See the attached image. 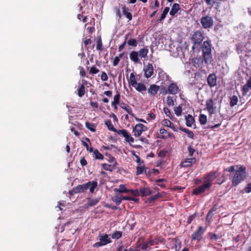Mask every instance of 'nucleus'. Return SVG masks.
Instances as JSON below:
<instances>
[{
  "label": "nucleus",
  "instance_id": "1",
  "mask_svg": "<svg viewBox=\"0 0 251 251\" xmlns=\"http://www.w3.org/2000/svg\"><path fill=\"white\" fill-rule=\"evenodd\" d=\"M203 39L204 37L200 31L195 32L192 38L193 42L192 49L197 48V50H201L202 56H204V43H202Z\"/></svg>",
  "mask_w": 251,
  "mask_h": 251
},
{
  "label": "nucleus",
  "instance_id": "2",
  "mask_svg": "<svg viewBox=\"0 0 251 251\" xmlns=\"http://www.w3.org/2000/svg\"><path fill=\"white\" fill-rule=\"evenodd\" d=\"M237 169L235 170L232 179V185L237 186L242 181H243L246 176V168L242 166H236Z\"/></svg>",
  "mask_w": 251,
  "mask_h": 251
},
{
  "label": "nucleus",
  "instance_id": "3",
  "mask_svg": "<svg viewBox=\"0 0 251 251\" xmlns=\"http://www.w3.org/2000/svg\"><path fill=\"white\" fill-rule=\"evenodd\" d=\"M204 57V56H202ZM203 60H204V57H196L193 59V65L195 67H196L197 69H199V71L198 72H197L195 74V77H196L197 79L199 78L202 77V74H203V70L202 68L203 66Z\"/></svg>",
  "mask_w": 251,
  "mask_h": 251
},
{
  "label": "nucleus",
  "instance_id": "4",
  "mask_svg": "<svg viewBox=\"0 0 251 251\" xmlns=\"http://www.w3.org/2000/svg\"><path fill=\"white\" fill-rule=\"evenodd\" d=\"M100 241L95 243L93 244V247L94 248H99L101 246H105L109 243H110L112 241L109 237V235L107 234H100Z\"/></svg>",
  "mask_w": 251,
  "mask_h": 251
},
{
  "label": "nucleus",
  "instance_id": "5",
  "mask_svg": "<svg viewBox=\"0 0 251 251\" xmlns=\"http://www.w3.org/2000/svg\"><path fill=\"white\" fill-rule=\"evenodd\" d=\"M211 52V44L209 41H205V63H211L213 60Z\"/></svg>",
  "mask_w": 251,
  "mask_h": 251
},
{
  "label": "nucleus",
  "instance_id": "6",
  "mask_svg": "<svg viewBox=\"0 0 251 251\" xmlns=\"http://www.w3.org/2000/svg\"><path fill=\"white\" fill-rule=\"evenodd\" d=\"M217 177L216 173L214 172H210L205 176V190L210 187L212 184V181Z\"/></svg>",
  "mask_w": 251,
  "mask_h": 251
},
{
  "label": "nucleus",
  "instance_id": "7",
  "mask_svg": "<svg viewBox=\"0 0 251 251\" xmlns=\"http://www.w3.org/2000/svg\"><path fill=\"white\" fill-rule=\"evenodd\" d=\"M164 92L163 93H164L165 94L169 93V94H172V95H176L177 93H178L179 90L178 86L177 85V84L174 82H172L171 84H170L167 89H165V88H164Z\"/></svg>",
  "mask_w": 251,
  "mask_h": 251
},
{
  "label": "nucleus",
  "instance_id": "8",
  "mask_svg": "<svg viewBox=\"0 0 251 251\" xmlns=\"http://www.w3.org/2000/svg\"><path fill=\"white\" fill-rule=\"evenodd\" d=\"M120 6L123 15L128 20V22L131 21L132 19V14L131 12V10L124 4H121Z\"/></svg>",
  "mask_w": 251,
  "mask_h": 251
},
{
  "label": "nucleus",
  "instance_id": "9",
  "mask_svg": "<svg viewBox=\"0 0 251 251\" xmlns=\"http://www.w3.org/2000/svg\"><path fill=\"white\" fill-rule=\"evenodd\" d=\"M203 233V228L202 226L199 227L198 230L193 232L191 235L192 241L198 240L200 241L202 238V234Z\"/></svg>",
  "mask_w": 251,
  "mask_h": 251
},
{
  "label": "nucleus",
  "instance_id": "10",
  "mask_svg": "<svg viewBox=\"0 0 251 251\" xmlns=\"http://www.w3.org/2000/svg\"><path fill=\"white\" fill-rule=\"evenodd\" d=\"M144 76L147 78L151 77L153 74V68L152 65L148 63L143 69Z\"/></svg>",
  "mask_w": 251,
  "mask_h": 251
},
{
  "label": "nucleus",
  "instance_id": "11",
  "mask_svg": "<svg viewBox=\"0 0 251 251\" xmlns=\"http://www.w3.org/2000/svg\"><path fill=\"white\" fill-rule=\"evenodd\" d=\"M89 183H86L83 184H80L74 187L72 191L75 193H83L89 188Z\"/></svg>",
  "mask_w": 251,
  "mask_h": 251
},
{
  "label": "nucleus",
  "instance_id": "12",
  "mask_svg": "<svg viewBox=\"0 0 251 251\" xmlns=\"http://www.w3.org/2000/svg\"><path fill=\"white\" fill-rule=\"evenodd\" d=\"M207 81L211 87L215 86L217 85L216 75L214 74H210L207 78Z\"/></svg>",
  "mask_w": 251,
  "mask_h": 251
},
{
  "label": "nucleus",
  "instance_id": "13",
  "mask_svg": "<svg viewBox=\"0 0 251 251\" xmlns=\"http://www.w3.org/2000/svg\"><path fill=\"white\" fill-rule=\"evenodd\" d=\"M216 107L214 106L213 101L212 99H209L206 101V109L210 115L214 113L216 111Z\"/></svg>",
  "mask_w": 251,
  "mask_h": 251
},
{
  "label": "nucleus",
  "instance_id": "14",
  "mask_svg": "<svg viewBox=\"0 0 251 251\" xmlns=\"http://www.w3.org/2000/svg\"><path fill=\"white\" fill-rule=\"evenodd\" d=\"M196 162V159L195 158H191L185 159L182 161L180 166L182 167H188L191 166L192 164H195Z\"/></svg>",
  "mask_w": 251,
  "mask_h": 251
},
{
  "label": "nucleus",
  "instance_id": "15",
  "mask_svg": "<svg viewBox=\"0 0 251 251\" xmlns=\"http://www.w3.org/2000/svg\"><path fill=\"white\" fill-rule=\"evenodd\" d=\"M159 89V86L156 84H151L148 89V92L151 95L155 96Z\"/></svg>",
  "mask_w": 251,
  "mask_h": 251
},
{
  "label": "nucleus",
  "instance_id": "16",
  "mask_svg": "<svg viewBox=\"0 0 251 251\" xmlns=\"http://www.w3.org/2000/svg\"><path fill=\"white\" fill-rule=\"evenodd\" d=\"M161 124L164 126H166L172 128L174 131H177V129L175 128L174 124L168 119H164Z\"/></svg>",
  "mask_w": 251,
  "mask_h": 251
},
{
  "label": "nucleus",
  "instance_id": "17",
  "mask_svg": "<svg viewBox=\"0 0 251 251\" xmlns=\"http://www.w3.org/2000/svg\"><path fill=\"white\" fill-rule=\"evenodd\" d=\"M87 203L86 205L88 206H93L96 205L100 201V198H97L95 199H92L90 198H87Z\"/></svg>",
  "mask_w": 251,
  "mask_h": 251
},
{
  "label": "nucleus",
  "instance_id": "18",
  "mask_svg": "<svg viewBox=\"0 0 251 251\" xmlns=\"http://www.w3.org/2000/svg\"><path fill=\"white\" fill-rule=\"evenodd\" d=\"M139 54L137 51H132L129 53V57L131 60L134 62L135 63H138L139 61V59L138 58Z\"/></svg>",
  "mask_w": 251,
  "mask_h": 251
},
{
  "label": "nucleus",
  "instance_id": "19",
  "mask_svg": "<svg viewBox=\"0 0 251 251\" xmlns=\"http://www.w3.org/2000/svg\"><path fill=\"white\" fill-rule=\"evenodd\" d=\"M120 106L123 109H124L128 114L131 116H133L132 110L131 108L127 104L124 102H122L120 104Z\"/></svg>",
  "mask_w": 251,
  "mask_h": 251
},
{
  "label": "nucleus",
  "instance_id": "20",
  "mask_svg": "<svg viewBox=\"0 0 251 251\" xmlns=\"http://www.w3.org/2000/svg\"><path fill=\"white\" fill-rule=\"evenodd\" d=\"M162 196V195L160 193H158L156 195L151 196L146 200L145 203H151L155 201L158 198H160Z\"/></svg>",
  "mask_w": 251,
  "mask_h": 251
},
{
  "label": "nucleus",
  "instance_id": "21",
  "mask_svg": "<svg viewBox=\"0 0 251 251\" xmlns=\"http://www.w3.org/2000/svg\"><path fill=\"white\" fill-rule=\"evenodd\" d=\"M180 9V6L178 3H175L172 6L170 15L173 16L175 15Z\"/></svg>",
  "mask_w": 251,
  "mask_h": 251
},
{
  "label": "nucleus",
  "instance_id": "22",
  "mask_svg": "<svg viewBox=\"0 0 251 251\" xmlns=\"http://www.w3.org/2000/svg\"><path fill=\"white\" fill-rule=\"evenodd\" d=\"M138 52L140 57L145 58L147 57L149 49L147 47H145L144 48L140 49Z\"/></svg>",
  "mask_w": 251,
  "mask_h": 251
},
{
  "label": "nucleus",
  "instance_id": "23",
  "mask_svg": "<svg viewBox=\"0 0 251 251\" xmlns=\"http://www.w3.org/2000/svg\"><path fill=\"white\" fill-rule=\"evenodd\" d=\"M168 131L164 128H161L159 130V134L157 135L158 138L165 140L167 139Z\"/></svg>",
  "mask_w": 251,
  "mask_h": 251
},
{
  "label": "nucleus",
  "instance_id": "24",
  "mask_svg": "<svg viewBox=\"0 0 251 251\" xmlns=\"http://www.w3.org/2000/svg\"><path fill=\"white\" fill-rule=\"evenodd\" d=\"M128 81L129 85L135 87L137 82L134 73H132L130 74L129 79H128Z\"/></svg>",
  "mask_w": 251,
  "mask_h": 251
},
{
  "label": "nucleus",
  "instance_id": "25",
  "mask_svg": "<svg viewBox=\"0 0 251 251\" xmlns=\"http://www.w3.org/2000/svg\"><path fill=\"white\" fill-rule=\"evenodd\" d=\"M133 132H134V135L135 137H139L141 135L143 131L138 124L136 125V126L133 127Z\"/></svg>",
  "mask_w": 251,
  "mask_h": 251
},
{
  "label": "nucleus",
  "instance_id": "26",
  "mask_svg": "<svg viewBox=\"0 0 251 251\" xmlns=\"http://www.w3.org/2000/svg\"><path fill=\"white\" fill-rule=\"evenodd\" d=\"M140 192L142 197L148 196L152 194V191L149 188L146 187L141 188L140 189Z\"/></svg>",
  "mask_w": 251,
  "mask_h": 251
},
{
  "label": "nucleus",
  "instance_id": "27",
  "mask_svg": "<svg viewBox=\"0 0 251 251\" xmlns=\"http://www.w3.org/2000/svg\"><path fill=\"white\" fill-rule=\"evenodd\" d=\"M185 120L186 125L188 127L191 126L195 121L194 118L190 115H188L187 116H186L185 117Z\"/></svg>",
  "mask_w": 251,
  "mask_h": 251
},
{
  "label": "nucleus",
  "instance_id": "28",
  "mask_svg": "<svg viewBox=\"0 0 251 251\" xmlns=\"http://www.w3.org/2000/svg\"><path fill=\"white\" fill-rule=\"evenodd\" d=\"M88 183H89V184H88V185H89V188L90 192L91 193H93L95 189L98 186V182L96 181H89L88 182Z\"/></svg>",
  "mask_w": 251,
  "mask_h": 251
},
{
  "label": "nucleus",
  "instance_id": "29",
  "mask_svg": "<svg viewBox=\"0 0 251 251\" xmlns=\"http://www.w3.org/2000/svg\"><path fill=\"white\" fill-rule=\"evenodd\" d=\"M93 157L95 159L102 160L104 158V156L98 149H95L93 151Z\"/></svg>",
  "mask_w": 251,
  "mask_h": 251
},
{
  "label": "nucleus",
  "instance_id": "30",
  "mask_svg": "<svg viewBox=\"0 0 251 251\" xmlns=\"http://www.w3.org/2000/svg\"><path fill=\"white\" fill-rule=\"evenodd\" d=\"M105 125L106 126L108 129L110 131L113 132L117 131L116 129L112 125L111 121L110 120H107L105 121Z\"/></svg>",
  "mask_w": 251,
  "mask_h": 251
},
{
  "label": "nucleus",
  "instance_id": "31",
  "mask_svg": "<svg viewBox=\"0 0 251 251\" xmlns=\"http://www.w3.org/2000/svg\"><path fill=\"white\" fill-rule=\"evenodd\" d=\"M213 21L211 17H205V28H208L213 25Z\"/></svg>",
  "mask_w": 251,
  "mask_h": 251
},
{
  "label": "nucleus",
  "instance_id": "32",
  "mask_svg": "<svg viewBox=\"0 0 251 251\" xmlns=\"http://www.w3.org/2000/svg\"><path fill=\"white\" fill-rule=\"evenodd\" d=\"M135 88L137 91L139 92L146 91L147 89L145 85L142 83H137V84H136L135 86Z\"/></svg>",
  "mask_w": 251,
  "mask_h": 251
},
{
  "label": "nucleus",
  "instance_id": "33",
  "mask_svg": "<svg viewBox=\"0 0 251 251\" xmlns=\"http://www.w3.org/2000/svg\"><path fill=\"white\" fill-rule=\"evenodd\" d=\"M204 192V184H201L200 187L193 190V193L196 195H199Z\"/></svg>",
  "mask_w": 251,
  "mask_h": 251
},
{
  "label": "nucleus",
  "instance_id": "34",
  "mask_svg": "<svg viewBox=\"0 0 251 251\" xmlns=\"http://www.w3.org/2000/svg\"><path fill=\"white\" fill-rule=\"evenodd\" d=\"M115 191L118 192L119 193H129V189L126 188L125 185L121 184L119 189H115Z\"/></svg>",
  "mask_w": 251,
  "mask_h": 251
},
{
  "label": "nucleus",
  "instance_id": "35",
  "mask_svg": "<svg viewBox=\"0 0 251 251\" xmlns=\"http://www.w3.org/2000/svg\"><path fill=\"white\" fill-rule=\"evenodd\" d=\"M147 170L148 169H145L144 165L141 166H137L136 167V175L142 174L144 173V171H145V173L147 174Z\"/></svg>",
  "mask_w": 251,
  "mask_h": 251
},
{
  "label": "nucleus",
  "instance_id": "36",
  "mask_svg": "<svg viewBox=\"0 0 251 251\" xmlns=\"http://www.w3.org/2000/svg\"><path fill=\"white\" fill-rule=\"evenodd\" d=\"M170 8L169 7H166L164 9V10L161 15L160 18L158 19V21L161 22L166 17L167 14L169 11Z\"/></svg>",
  "mask_w": 251,
  "mask_h": 251
},
{
  "label": "nucleus",
  "instance_id": "37",
  "mask_svg": "<svg viewBox=\"0 0 251 251\" xmlns=\"http://www.w3.org/2000/svg\"><path fill=\"white\" fill-rule=\"evenodd\" d=\"M85 86L83 84H81L79 88L77 89L78 91V96L79 97H82L84 95L85 93Z\"/></svg>",
  "mask_w": 251,
  "mask_h": 251
},
{
  "label": "nucleus",
  "instance_id": "38",
  "mask_svg": "<svg viewBox=\"0 0 251 251\" xmlns=\"http://www.w3.org/2000/svg\"><path fill=\"white\" fill-rule=\"evenodd\" d=\"M238 99L237 96H233L230 98V105L231 107H233L237 104Z\"/></svg>",
  "mask_w": 251,
  "mask_h": 251
},
{
  "label": "nucleus",
  "instance_id": "39",
  "mask_svg": "<svg viewBox=\"0 0 251 251\" xmlns=\"http://www.w3.org/2000/svg\"><path fill=\"white\" fill-rule=\"evenodd\" d=\"M123 196H116L112 198V200L113 202H115L117 205H119L121 204Z\"/></svg>",
  "mask_w": 251,
  "mask_h": 251
},
{
  "label": "nucleus",
  "instance_id": "40",
  "mask_svg": "<svg viewBox=\"0 0 251 251\" xmlns=\"http://www.w3.org/2000/svg\"><path fill=\"white\" fill-rule=\"evenodd\" d=\"M179 129L184 132H185V133H187L188 134V136L189 137V138H193V136H194V134L193 133L192 131H190V130H189L187 128H185L184 127H180L179 128Z\"/></svg>",
  "mask_w": 251,
  "mask_h": 251
},
{
  "label": "nucleus",
  "instance_id": "41",
  "mask_svg": "<svg viewBox=\"0 0 251 251\" xmlns=\"http://www.w3.org/2000/svg\"><path fill=\"white\" fill-rule=\"evenodd\" d=\"M163 111L166 116L169 117L171 120L174 121L175 120V117L172 115L171 112L168 108L164 107Z\"/></svg>",
  "mask_w": 251,
  "mask_h": 251
},
{
  "label": "nucleus",
  "instance_id": "42",
  "mask_svg": "<svg viewBox=\"0 0 251 251\" xmlns=\"http://www.w3.org/2000/svg\"><path fill=\"white\" fill-rule=\"evenodd\" d=\"M123 234V232L120 231H116L111 235L113 239H119L120 238Z\"/></svg>",
  "mask_w": 251,
  "mask_h": 251
},
{
  "label": "nucleus",
  "instance_id": "43",
  "mask_svg": "<svg viewBox=\"0 0 251 251\" xmlns=\"http://www.w3.org/2000/svg\"><path fill=\"white\" fill-rule=\"evenodd\" d=\"M85 126L88 129L92 132H95L96 131V126H95L94 124H91L89 122H86Z\"/></svg>",
  "mask_w": 251,
  "mask_h": 251
},
{
  "label": "nucleus",
  "instance_id": "44",
  "mask_svg": "<svg viewBox=\"0 0 251 251\" xmlns=\"http://www.w3.org/2000/svg\"><path fill=\"white\" fill-rule=\"evenodd\" d=\"M97 50L100 51H101L103 50L102 43L100 36L99 37L97 41Z\"/></svg>",
  "mask_w": 251,
  "mask_h": 251
},
{
  "label": "nucleus",
  "instance_id": "45",
  "mask_svg": "<svg viewBox=\"0 0 251 251\" xmlns=\"http://www.w3.org/2000/svg\"><path fill=\"white\" fill-rule=\"evenodd\" d=\"M112 166L113 165L107 164L106 163H103L102 164V167L104 170L111 172H112L113 170L114 169L112 168Z\"/></svg>",
  "mask_w": 251,
  "mask_h": 251
},
{
  "label": "nucleus",
  "instance_id": "46",
  "mask_svg": "<svg viewBox=\"0 0 251 251\" xmlns=\"http://www.w3.org/2000/svg\"><path fill=\"white\" fill-rule=\"evenodd\" d=\"M251 88V86H249L248 84L246 83L245 85H244L242 87V93L243 95L245 96L247 95L248 92L249 91L250 89Z\"/></svg>",
  "mask_w": 251,
  "mask_h": 251
},
{
  "label": "nucleus",
  "instance_id": "47",
  "mask_svg": "<svg viewBox=\"0 0 251 251\" xmlns=\"http://www.w3.org/2000/svg\"><path fill=\"white\" fill-rule=\"evenodd\" d=\"M128 34L126 35V36L125 37L124 42L122 44H121V45L119 46V48H118V51L119 52L121 51L122 50H124L126 44L127 43V40L128 39Z\"/></svg>",
  "mask_w": 251,
  "mask_h": 251
},
{
  "label": "nucleus",
  "instance_id": "48",
  "mask_svg": "<svg viewBox=\"0 0 251 251\" xmlns=\"http://www.w3.org/2000/svg\"><path fill=\"white\" fill-rule=\"evenodd\" d=\"M122 199L123 200L132 201L136 202H138L139 201V199L130 196H123Z\"/></svg>",
  "mask_w": 251,
  "mask_h": 251
},
{
  "label": "nucleus",
  "instance_id": "49",
  "mask_svg": "<svg viewBox=\"0 0 251 251\" xmlns=\"http://www.w3.org/2000/svg\"><path fill=\"white\" fill-rule=\"evenodd\" d=\"M127 43L129 46H131L134 47H136L138 44L137 40L134 38L129 39L127 42Z\"/></svg>",
  "mask_w": 251,
  "mask_h": 251
},
{
  "label": "nucleus",
  "instance_id": "50",
  "mask_svg": "<svg viewBox=\"0 0 251 251\" xmlns=\"http://www.w3.org/2000/svg\"><path fill=\"white\" fill-rule=\"evenodd\" d=\"M182 110V107L180 105L175 107L174 109L175 113L177 116L181 115Z\"/></svg>",
  "mask_w": 251,
  "mask_h": 251
},
{
  "label": "nucleus",
  "instance_id": "51",
  "mask_svg": "<svg viewBox=\"0 0 251 251\" xmlns=\"http://www.w3.org/2000/svg\"><path fill=\"white\" fill-rule=\"evenodd\" d=\"M167 104L169 106H173L175 104L173 97L169 96L167 97Z\"/></svg>",
  "mask_w": 251,
  "mask_h": 251
},
{
  "label": "nucleus",
  "instance_id": "52",
  "mask_svg": "<svg viewBox=\"0 0 251 251\" xmlns=\"http://www.w3.org/2000/svg\"><path fill=\"white\" fill-rule=\"evenodd\" d=\"M115 132H117L118 134L122 135L124 137L128 136V132L126 129L117 130V131Z\"/></svg>",
  "mask_w": 251,
  "mask_h": 251
},
{
  "label": "nucleus",
  "instance_id": "53",
  "mask_svg": "<svg viewBox=\"0 0 251 251\" xmlns=\"http://www.w3.org/2000/svg\"><path fill=\"white\" fill-rule=\"evenodd\" d=\"M114 11L116 13V16L119 18V19H121L122 18V13L120 10V7H114Z\"/></svg>",
  "mask_w": 251,
  "mask_h": 251
},
{
  "label": "nucleus",
  "instance_id": "54",
  "mask_svg": "<svg viewBox=\"0 0 251 251\" xmlns=\"http://www.w3.org/2000/svg\"><path fill=\"white\" fill-rule=\"evenodd\" d=\"M99 70L97 69L95 66H93L92 67H91L89 73L92 75H94L98 73L99 72Z\"/></svg>",
  "mask_w": 251,
  "mask_h": 251
},
{
  "label": "nucleus",
  "instance_id": "55",
  "mask_svg": "<svg viewBox=\"0 0 251 251\" xmlns=\"http://www.w3.org/2000/svg\"><path fill=\"white\" fill-rule=\"evenodd\" d=\"M120 100V94L117 91V94L114 96L113 99V101L116 102L117 104H119Z\"/></svg>",
  "mask_w": 251,
  "mask_h": 251
},
{
  "label": "nucleus",
  "instance_id": "56",
  "mask_svg": "<svg viewBox=\"0 0 251 251\" xmlns=\"http://www.w3.org/2000/svg\"><path fill=\"white\" fill-rule=\"evenodd\" d=\"M150 244L149 242H146L142 245L141 246V249L145 251H149L150 250Z\"/></svg>",
  "mask_w": 251,
  "mask_h": 251
},
{
  "label": "nucleus",
  "instance_id": "57",
  "mask_svg": "<svg viewBox=\"0 0 251 251\" xmlns=\"http://www.w3.org/2000/svg\"><path fill=\"white\" fill-rule=\"evenodd\" d=\"M215 210L213 209H211L208 213L207 214V217H206V220L207 222H210L211 220L212 219L213 213L212 212L214 211Z\"/></svg>",
  "mask_w": 251,
  "mask_h": 251
},
{
  "label": "nucleus",
  "instance_id": "58",
  "mask_svg": "<svg viewBox=\"0 0 251 251\" xmlns=\"http://www.w3.org/2000/svg\"><path fill=\"white\" fill-rule=\"evenodd\" d=\"M108 161L110 162H114V164L112 166L113 168H115V167L117 165V162H116L115 157L112 156H109Z\"/></svg>",
  "mask_w": 251,
  "mask_h": 251
},
{
  "label": "nucleus",
  "instance_id": "59",
  "mask_svg": "<svg viewBox=\"0 0 251 251\" xmlns=\"http://www.w3.org/2000/svg\"><path fill=\"white\" fill-rule=\"evenodd\" d=\"M188 150L189 151V155L190 156H192L194 153L196 151V150L194 149L191 146H189L188 147Z\"/></svg>",
  "mask_w": 251,
  "mask_h": 251
},
{
  "label": "nucleus",
  "instance_id": "60",
  "mask_svg": "<svg viewBox=\"0 0 251 251\" xmlns=\"http://www.w3.org/2000/svg\"><path fill=\"white\" fill-rule=\"evenodd\" d=\"M80 163L82 166H86L87 164V160L85 159L84 156H82L80 159Z\"/></svg>",
  "mask_w": 251,
  "mask_h": 251
},
{
  "label": "nucleus",
  "instance_id": "61",
  "mask_svg": "<svg viewBox=\"0 0 251 251\" xmlns=\"http://www.w3.org/2000/svg\"><path fill=\"white\" fill-rule=\"evenodd\" d=\"M108 76L105 72H102L101 75V79L102 81H106L108 80Z\"/></svg>",
  "mask_w": 251,
  "mask_h": 251
},
{
  "label": "nucleus",
  "instance_id": "62",
  "mask_svg": "<svg viewBox=\"0 0 251 251\" xmlns=\"http://www.w3.org/2000/svg\"><path fill=\"white\" fill-rule=\"evenodd\" d=\"M196 216V213H195L194 214H193L192 215L189 216L188 218V220H187V223L188 224H191V222H192V221L195 218Z\"/></svg>",
  "mask_w": 251,
  "mask_h": 251
},
{
  "label": "nucleus",
  "instance_id": "63",
  "mask_svg": "<svg viewBox=\"0 0 251 251\" xmlns=\"http://www.w3.org/2000/svg\"><path fill=\"white\" fill-rule=\"evenodd\" d=\"M120 59L117 56H115L113 61V65L117 66L120 62Z\"/></svg>",
  "mask_w": 251,
  "mask_h": 251
},
{
  "label": "nucleus",
  "instance_id": "64",
  "mask_svg": "<svg viewBox=\"0 0 251 251\" xmlns=\"http://www.w3.org/2000/svg\"><path fill=\"white\" fill-rule=\"evenodd\" d=\"M245 191L246 193L251 192V183H249L247 184V186L245 188Z\"/></svg>",
  "mask_w": 251,
  "mask_h": 251
}]
</instances>
